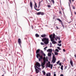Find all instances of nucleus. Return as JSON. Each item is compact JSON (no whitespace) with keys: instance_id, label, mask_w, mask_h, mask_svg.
<instances>
[{"instance_id":"nucleus-17","label":"nucleus","mask_w":76,"mask_h":76,"mask_svg":"<svg viewBox=\"0 0 76 76\" xmlns=\"http://www.w3.org/2000/svg\"><path fill=\"white\" fill-rule=\"evenodd\" d=\"M50 66L51 64H48L46 66V67H48L50 68Z\"/></svg>"},{"instance_id":"nucleus-42","label":"nucleus","mask_w":76,"mask_h":76,"mask_svg":"<svg viewBox=\"0 0 76 76\" xmlns=\"http://www.w3.org/2000/svg\"><path fill=\"white\" fill-rule=\"evenodd\" d=\"M63 51L64 52H65L66 51V50L64 49H63Z\"/></svg>"},{"instance_id":"nucleus-53","label":"nucleus","mask_w":76,"mask_h":76,"mask_svg":"<svg viewBox=\"0 0 76 76\" xmlns=\"http://www.w3.org/2000/svg\"><path fill=\"white\" fill-rule=\"evenodd\" d=\"M34 3H35H35H36V2H35V1H34Z\"/></svg>"},{"instance_id":"nucleus-30","label":"nucleus","mask_w":76,"mask_h":76,"mask_svg":"<svg viewBox=\"0 0 76 76\" xmlns=\"http://www.w3.org/2000/svg\"><path fill=\"white\" fill-rule=\"evenodd\" d=\"M46 48H47V47H46L44 48V50H45V51H46V50H47Z\"/></svg>"},{"instance_id":"nucleus-1","label":"nucleus","mask_w":76,"mask_h":76,"mask_svg":"<svg viewBox=\"0 0 76 76\" xmlns=\"http://www.w3.org/2000/svg\"><path fill=\"white\" fill-rule=\"evenodd\" d=\"M41 37L42 38H44L42 39V42H44V44L46 45L48 44L49 43V39L46 37V34H43L41 35Z\"/></svg>"},{"instance_id":"nucleus-21","label":"nucleus","mask_w":76,"mask_h":76,"mask_svg":"<svg viewBox=\"0 0 76 76\" xmlns=\"http://www.w3.org/2000/svg\"><path fill=\"white\" fill-rule=\"evenodd\" d=\"M35 36L36 37H39V35H38V34H35Z\"/></svg>"},{"instance_id":"nucleus-26","label":"nucleus","mask_w":76,"mask_h":76,"mask_svg":"<svg viewBox=\"0 0 76 76\" xmlns=\"http://www.w3.org/2000/svg\"><path fill=\"white\" fill-rule=\"evenodd\" d=\"M40 53H41L42 55H43V54H44V52H43V51H41Z\"/></svg>"},{"instance_id":"nucleus-11","label":"nucleus","mask_w":76,"mask_h":76,"mask_svg":"<svg viewBox=\"0 0 76 76\" xmlns=\"http://www.w3.org/2000/svg\"><path fill=\"white\" fill-rule=\"evenodd\" d=\"M47 52H49L50 53H51L53 51V50L52 49H49L47 50Z\"/></svg>"},{"instance_id":"nucleus-4","label":"nucleus","mask_w":76,"mask_h":76,"mask_svg":"<svg viewBox=\"0 0 76 76\" xmlns=\"http://www.w3.org/2000/svg\"><path fill=\"white\" fill-rule=\"evenodd\" d=\"M43 63L42 62L41 66L43 67V68H44L45 66V63H46V59L45 58L43 59Z\"/></svg>"},{"instance_id":"nucleus-23","label":"nucleus","mask_w":76,"mask_h":76,"mask_svg":"<svg viewBox=\"0 0 76 76\" xmlns=\"http://www.w3.org/2000/svg\"><path fill=\"white\" fill-rule=\"evenodd\" d=\"M54 53L55 55H58V52H54Z\"/></svg>"},{"instance_id":"nucleus-12","label":"nucleus","mask_w":76,"mask_h":76,"mask_svg":"<svg viewBox=\"0 0 76 76\" xmlns=\"http://www.w3.org/2000/svg\"><path fill=\"white\" fill-rule=\"evenodd\" d=\"M30 6L31 9H32V2L31 1H30Z\"/></svg>"},{"instance_id":"nucleus-59","label":"nucleus","mask_w":76,"mask_h":76,"mask_svg":"<svg viewBox=\"0 0 76 76\" xmlns=\"http://www.w3.org/2000/svg\"><path fill=\"white\" fill-rule=\"evenodd\" d=\"M56 66H57V64H56Z\"/></svg>"},{"instance_id":"nucleus-20","label":"nucleus","mask_w":76,"mask_h":76,"mask_svg":"<svg viewBox=\"0 0 76 76\" xmlns=\"http://www.w3.org/2000/svg\"><path fill=\"white\" fill-rule=\"evenodd\" d=\"M61 69L62 70H63V65H61Z\"/></svg>"},{"instance_id":"nucleus-22","label":"nucleus","mask_w":76,"mask_h":76,"mask_svg":"<svg viewBox=\"0 0 76 76\" xmlns=\"http://www.w3.org/2000/svg\"><path fill=\"white\" fill-rule=\"evenodd\" d=\"M42 72L44 75H45V74H46L45 72V71H42Z\"/></svg>"},{"instance_id":"nucleus-7","label":"nucleus","mask_w":76,"mask_h":76,"mask_svg":"<svg viewBox=\"0 0 76 76\" xmlns=\"http://www.w3.org/2000/svg\"><path fill=\"white\" fill-rule=\"evenodd\" d=\"M37 15H41L42 16V15H44V12H39L37 13Z\"/></svg>"},{"instance_id":"nucleus-56","label":"nucleus","mask_w":76,"mask_h":76,"mask_svg":"<svg viewBox=\"0 0 76 76\" xmlns=\"http://www.w3.org/2000/svg\"><path fill=\"white\" fill-rule=\"evenodd\" d=\"M69 5H70V4H69Z\"/></svg>"},{"instance_id":"nucleus-24","label":"nucleus","mask_w":76,"mask_h":76,"mask_svg":"<svg viewBox=\"0 0 76 76\" xmlns=\"http://www.w3.org/2000/svg\"><path fill=\"white\" fill-rule=\"evenodd\" d=\"M51 2H52L53 3V4H54V0H51Z\"/></svg>"},{"instance_id":"nucleus-37","label":"nucleus","mask_w":76,"mask_h":76,"mask_svg":"<svg viewBox=\"0 0 76 76\" xmlns=\"http://www.w3.org/2000/svg\"><path fill=\"white\" fill-rule=\"evenodd\" d=\"M41 45H45V44H44L42 42L41 43Z\"/></svg>"},{"instance_id":"nucleus-47","label":"nucleus","mask_w":76,"mask_h":76,"mask_svg":"<svg viewBox=\"0 0 76 76\" xmlns=\"http://www.w3.org/2000/svg\"><path fill=\"white\" fill-rule=\"evenodd\" d=\"M69 1L70 3H71V0H69Z\"/></svg>"},{"instance_id":"nucleus-8","label":"nucleus","mask_w":76,"mask_h":76,"mask_svg":"<svg viewBox=\"0 0 76 76\" xmlns=\"http://www.w3.org/2000/svg\"><path fill=\"white\" fill-rule=\"evenodd\" d=\"M18 41L20 46H21V42H22L21 41V39H18Z\"/></svg>"},{"instance_id":"nucleus-27","label":"nucleus","mask_w":76,"mask_h":76,"mask_svg":"<svg viewBox=\"0 0 76 76\" xmlns=\"http://www.w3.org/2000/svg\"><path fill=\"white\" fill-rule=\"evenodd\" d=\"M55 50L57 52H59V50H58V49H56Z\"/></svg>"},{"instance_id":"nucleus-45","label":"nucleus","mask_w":76,"mask_h":76,"mask_svg":"<svg viewBox=\"0 0 76 76\" xmlns=\"http://www.w3.org/2000/svg\"><path fill=\"white\" fill-rule=\"evenodd\" d=\"M43 56H45V53H43Z\"/></svg>"},{"instance_id":"nucleus-3","label":"nucleus","mask_w":76,"mask_h":76,"mask_svg":"<svg viewBox=\"0 0 76 76\" xmlns=\"http://www.w3.org/2000/svg\"><path fill=\"white\" fill-rule=\"evenodd\" d=\"M36 57L37 58H38L39 57H40V58H39V61H42V59L43 58V57L42 55H40L39 53H38L36 55Z\"/></svg>"},{"instance_id":"nucleus-5","label":"nucleus","mask_w":76,"mask_h":76,"mask_svg":"<svg viewBox=\"0 0 76 76\" xmlns=\"http://www.w3.org/2000/svg\"><path fill=\"white\" fill-rule=\"evenodd\" d=\"M36 67L37 69H39V70H40L41 68L39 67L41 66V65L39 63H38V62H36Z\"/></svg>"},{"instance_id":"nucleus-43","label":"nucleus","mask_w":76,"mask_h":76,"mask_svg":"<svg viewBox=\"0 0 76 76\" xmlns=\"http://www.w3.org/2000/svg\"><path fill=\"white\" fill-rule=\"evenodd\" d=\"M56 28H57V29H58V27H57V26H56Z\"/></svg>"},{"instance_id":"nucleus-15","label":"nucleus","mask_w":76,"mask_h":76,"mask_svg":"<svg viewBox=\"0 0 76 76\" xmlns=\"http://www.w3.org/2000/svg\"><path fill=\"white\" fill-rule=\"evenodd\" d=\"M35 69L36 72V73H38V72H39V70H38V69H37L36 68H35Z\"/></svg>"},{"instance_id":"nucleus-19","label":"nucleus","mask_w":76,"mask_h":76,"mask_svg":"<svg viewBox=\"0 0 76 76\" xmlns=\"http://www.w3.org/2000/svg\"><path fill=\"white\" fill-rule=\"evenodd\" d=\"M34 8L35 10H37V11H39V10H40V9H37V8H35V6H34Z\"/></svg>"},{"instance_id":"nucleus-52","label":"nucleus","mask_w":76,"mask_h":76,"mask_svg":"<svg viewBox=\"0 0 76 76\" xmlns=\"http://www.w3.org/2000/svg\"><path fill=\"white\" fill-rule=\"evenodd\" d=\"M50 45H52V44L51 43H50Z\"/></svg>"},{"instance_id":"nucleus-41","label":"nucleus","mask_w":76,"mask_h":76,"mask_svg":"<svg viewBox=\"0 0 76 76\" xmlns=\"http://www.w3.org/2000/svg\"><path fill=\"white\" fill-rule=\"evenodd\" d=\"M59 66H61V63H59Z\"/></svg>"},{"instance_id":"nucleus-16","label":"nucleus","mask_w":76,"mask_h":76,"mask_svg":"<svg viewBox=\"0 0 76 76\" xmlns=\"http://www.w3.org/2000/svg\"><path fill=\"white\" fill-rule=\"evenodd\" d=\"M46 76H51V74L50 73H47L46 74Z\"/></svg>"},{"instance_id":"nucleus-36","label":"nucleus","mask_w":76,"mask_h":76,"mask_svg":"<svg viewBox=\"0 0 76 76\" xmlns=\"http://www.w3.org/2000/svg\"><path fill=\"white\" fill-rule=\"evenodd\" d=\"M59 13H60V14H61V15H62V13H61V11H59Z\"/></svg>"},{"instance_id":"nucleus-44","label":"nucleus","mask_w":76,"mask_h":76,"mask_svg":"<svg viewBox=\"0 0 76 76\" xmlns=\"http://www.w3.org/2000/svg\"><path fill=\"white\" fill-rule=\"evenodd\" d=\"M54 76H56V74H54L53 75Z\"/></svg>"},{"instance_id":"nucleus-54","label":"nucleus","mask_w":76,"mask_h":76,"mask_svg":"<svg viewBox=\"0 0 76 76\" xmlns=\"http://www.w3.org/2000/svg\"><path fill=\"white\" fill-rule=\"evenodd\" d=\"M47 61H48V60H47Z\"/></svg>"},{"instance_id":"nucleus-50","label":"nucleus","mask_w":76,"mask_h":76,"mask_svg":"<svg viewBox=\"0 0 76 76\" xmlns=\"http://www.w3.org/2000/svg\"><path fill=\"white\" fill-rule=\"evenodd\" d=\"M72 2H73V1H75V0H72Z\"/></svg>"},{"instance_id":"nucleus-51","label":"nucleus","mask_w":76,"mask_h":76,"mask_svg":"<svg viewBox=\"0 0 76 76\" xmlns=\"http://www.w3.org/2000/svg\"><path fill=\"white\" fill-rule=\"evenodd\" d=\"M1 76H4V74H3Z\"/></svg>"},{"instance_id":"nucleus-29","label":"nucleus","mask_w":76,"mask_h":76,"mask_svg":"<svg viewBox=\"0 0 76 76\" xmlns=\"http://www.w3.org/2000/svg\"><path fill=\"white\" fill-rule=\"evenodd\" d=\"M57 48H58V50H61V48H60V47H57Z\"/></svg>"},{"instance_id":"nucleus-39","label":"nucleus","mask_w":76,"mask_h":76,"mask_svg":"<svg viewBox=\"0 0 76 76\" xmlns=\"http://www.w3.org/2000/svg\"><path fill=\"white\" fill-rule=\"evenodd\" d=\"M61 41L60 40V41H59L58 42V43H61Z\"/></svg>"},{"instance_id":"nucleus-35","label":"nucleus","mask_w":76,"mask_h":76,"mask_svg":"<svg viewBox=\"0 0 76 76\" xmlns=\"http://www.w3.org/2000/svg\"><path fill=\"white\" fill-rule=\"evenodd\" d=\"M35 7L37 8V3L35 4Z\"/></svg>"},{"instance_id":"nucleus-6","label":"nucleus","mask_w":76,"mask_h":76,"mask_svg":"<svg viewBox=\"0 0 76 76\" xmlns=\"http://www.w3.org/2000/svg\"><path fill=\"white\" fill-rule=\"evenodd\" d=\"M56 19L57 20H58L59 22H61V24L62 26L63 27L64 29V24H63V22H62L61 20H60L59 18H56Z\"/></svg>"},{"instance_id":"nucleus-18","label":"nucleus","mask_w":76,"mask_h":76,"mask_svg":"<svg viewBox=\"0 0 76 76\" xmlns=\"http://www.w3.org/2000/svg\"><path fill=\"white\" fill-rule=\"evenodd\" d=\"M48 56H49V57H51V53H48Z\"/></svg>"},{"instance_id":"nucleus-2","label":"nucleus","mask_w":76,"mask_h":76,"mask_svg":"<svg viewBox=\"0 0 76 76\" xmlns=\"http://www.w3.org/2000/svg\"><path fill=\"white\" fill-rule=\"evenodd\" d=\"M55 34L53 33V34H51L49 36V37L50 38V40L52 42V44H56V42L54 41V38H55Z\"/></svg>"},{"instance_id":"nucleus-46","label":"nucleus","mask_w":76,"mask_h":76,"mask_svg":"<svg viewBox=\"0 0 76 76\" xmlns=\"http://www.w3.org/2000/svg\"><path fill=\"white\" fill-rule=\"evenodd\" d=\"M74 56H75V58H76V54H75Z\"/></svg>"},{"instance_id":"nucleus-55","label":"nucleus","mask_w":76,"mask_h":76,"mask_svg":"<svg viewBox=\"0 0 76 76\" xmlns=\"http://www.w3.org/2000/svg\"><path fill=\"white\" fill-rule=\"evenodd\" d=\"M58 68H60V66H59Z\"/></svg>"},{"instance_id":"nucleus-58","label":"nucleus","mask_w":76,"mask_h":76,"mask_svg":"<svg viewBox=\"0 0 76 76\" xmlns=\"http://www.w3.org/2000/svg\"><path fill=\"white\" fill-rule=\"evenodd\" d=\"M54 73H56V72H55Z\"/></svg>"},{"instance_id":"nucleus-48","label":"nucleus","mask_w":76,"mask_h":76,"mask_svg":"<svg viewBox=\"0 0 76 76\" xmlns=\"http://www.w3.org/2000/svg\"><path fill=\"white\" fill-rule=\"evenodd\" d=\"M60 76H63V74H61V75H60Z\"/></svg>"},{"instance_id":"nucleus-33","label":"nucleus","mask_w":76,"mask_h":76,"mask_svg":"<svg viewBox=\"0 0 76 76\" xmlns=\"http://www.w3.org/2000/svg\"><path fill=\"white\" fill-rule=\"evenodd\" d=\"M60 63V60H59L57 62H56L57 64H59V63Z\"/></svg>"},{"instance_id":"nucleus-31","label":"nucleus","mask_w":76,"mask_h":76,"mask_svg":"<svg viewBox=\"0 0 76 76\" xmlns=\"http://www.w3.org/2000/svg\"><path fill=\"white\" fill-rule=\"evenodd\" d=\"M58 46H59V47H61V44H58Z\"/></svg>"},{"instance_id":"nucleus-32","label":"nucleus","mask_w":76,"mask_h":76,"mask_svg":"<svg viewBox=\"0 0 76 76\" xmlns=\"http://www.w3.org/2000/svg\"><path fill=\"white\" fill-rule=\"evenodd\" d=\"M52 68H53V64H52L51 65V67H50L51 69H52Z\"/></svg>"},{"instance_id":"nucleus-34","label":"nucleus","mask_w":76,"mask_h":76,"mask_svg":"<svg viewBox=\"0 0 76 76\" xmlns=\"http://www.w3.org/2000/svg\"><path fill=\"white\" fill-rule=\"evenodd\" d=\"M40 3H41V2L40 1H39V6L38 7V8H39V6H40Z\"/></svg>"},{"instance_id":"nucleus-57","label":"nucleus","mask_w":76,"mask_h":76,"mask_svg":"<svg viewBox=\"0 0 76 76\" xmlns=\"http://www.w3.org/2000/svg\"><path fill=\"white\" fill-rule=\"evenodd\" d=\"M75 25H76V24H75Z\"/></svg>"},{"instance_id":"nucleus-25","label":"nucleus","mask_w":76,"mask_h":76,"mask_svg":"<svg viewBox=\"0 0 76 76\" xmlns=\"http://www.w3.org/2000/svg\"><path fill=\"white\" fill-rule=\"evenodd\" d=\"M72 7L73 9H75V6L72 5Z\"/></svg>"},{"instance_id":"nucleus-28","label":"nucleus","mask_w":76,"mask_h":76,"mask_svg":"<svg viewBox=\"0 0 76 76\" xmlns=\"http://www.w3.org/2000/svg\"><path fill=\"white\" fill-rule=\"evenodd\" d=\"M48 7L49 8H51V5H48Z\"/></svg>"},{"instance_id":"nucleus-10","label":"nucleus","mask_w":76,"mask_h":76,"mask_svg":"<svg viewBox=\"0 0 76 76\" xmlns=\"http://www.w3.org/2000/svg\"><path fill=\"white\" fill-rule=\"evenodd\" d=\"M70 63L72 66L73 67V61L72 60L70 59Z\"/></svg>"},{"instance_id":"nucleus-40","label":"nucleus","mask_w":76,"mask_h":76,"mask_svg":"<svg viewBox=\"0 0 76 76\" xmlns=\"http://www.w3.org/2000/svg\"><path fill=\"white\" fill-rule=\"evenodd\" d=\"M56 58V57H55V55H53V58Z\"/></svg>"},{"instance_id":"nucleus-9","label":"nucleus","mask_w":76,"mask_h":76,"mask_svg":"<svg viewBox=\"0 0 76 76\" xmlns=\"http://www.w3.org/2000/svg\"><path fill=\"white\" fill-rule=\"evenodd\" d=\"M56 61V58H53L52 62L53 63H55Z\"/></svg>"},{"instance_id":"nucleus-38","label":"nucleus","mask_w":76,"mask_h":76,"mask_svg":"<svg viewBox=\"0 0 76 76\" xmlns=\"http://www.w3.org/2000/svg\"><path fill=\"white\" fill-rule=\"evenodd\" d=\"M67 66H66L65 67L64 69L65 70V69H67Z\"/></svg>"},{"instance_id":"nucleus-49","label":"nucleus","mask_w":76,"mask_h":76,"mask_svg":"<svg viewBox=\"0 0 76 76\" xmlns=\"http://www.w3.org/2000/svg\"><path fill=\"white\" fill-rule=\"evenodd\" d=\"M74 13L75 15H76V12H75Z\"/></svg>"},{"instance_id":"nucleus-13","label":"nucleus","mask_w":76,"mask_h":76,"mask_svg":"<svg viewBox=\"0 0 76 76\" xmlns=\"http://www.w3.org/2000/svg\"><path fill=\"white\" fill-rule=\"evenodd\" d=\"M55 38L56 41H57V39H59V40H60V37H57V38Z\"/></svg>"},{"instance_id":"nucleus-14","label":"nucleus","mask_w":76,"mask_h":76,"mask_svg":"<svg viewBox=\"0 0 76 76\" xmlns=\"http://www.w3.org/2000/svg\"><path fill=\"white\" fill-rule=\"evenodd\" d=\"M39 51H40V50L39 49L37 50L36 52V53L37 54H38V53H39Z\"/></svg>"}]
</instances>
